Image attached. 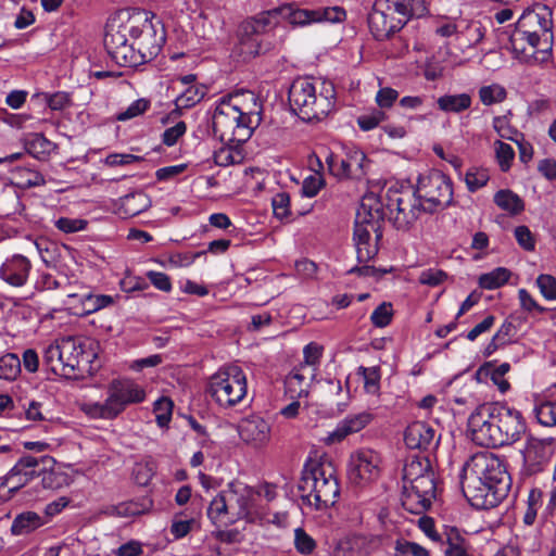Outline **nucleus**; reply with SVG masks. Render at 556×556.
I'll return each instance as SVG.
<instances>
[{
    "label": "nucleus",
    "mask_w": 556,
    "mask_h": 556,
    "mask_svg": "<svg viewBox=\"0 0 556 556\" xmlns=\"http://www.w3.org/2000/svg\"><path fill=\"white\" fill-rule=\"evenodd\" d=\"M483 370L486 371V375L490 376V379L492 382L497 386L498 390L504 393L506 392L510 384L505 379V375L509 371L510 365L508 363H502L501 365H493L492 363L485 364L484 367H482Z\"/></svg>",
    "instance_id": "44"
},
{
    "label": "nucleus",
    "mask_w": 556,
    "mask_h": 556,
    "mask_svg": "<svg viewBox=\"0 0 556 556\" xmlns=\"http://www.w3.org/2000/svg\"><path fill=\"white\" fill-rule=\"evenodd\" d=\"M536 285L540 292L546 300H556V279L546 274H542L536 278Z\"/></svg>",
    "instance_id": "64"
},
{
    "label": "nucleus",
    "mask_w": 556,
    "mask_h": 556,
    "mask_svg": "<svg viewBox=\"0 0 556 556\" xmlns=\"http://www.w3.org/2000/svg\"><path fill=\"white\" fill-rule=\"evenodd\" d=\"M294 545L298 552L304 555L311 554L316 547L314 539L302 528H298L294 531Z\"/></svg>",
    "instance_id": "63"
},
{
    "label": "nucleus",
    "mask_w": 556,
    "mask_h": 556,
    "mask_svg": "<svg viewBox=\"0 0 556 556\" xmlns=\"http://www.w3.org/2000/svg\"><path fill=\"white\" fill-rule=\"evenodd\" d=\"M48 523L47 519L35 511H24L18 514L11 526V532L14 535L29 534L38 528Z\"/></svg>",
    "instance_id": "29"
},
{
    "label": "nucleus",
    "mask_w": 556,
    "mask_h": 556,
    "mask_svg": "<svg viewBox=\"0 0 556 556\" xmlns=\"http://www.w3.org/2000/svg\"><path fill=\"white\" fill-rule=\"evenodd\" d=\"M110 56L119 66L137 67L143 64V59L134 42L125 43Z\"/></svg>",
    "instance_id": "34"
},
{
    "label": "nucleus",
    "mask_w": 556,
    "mask_h": 556,
    "mask_svg": "<svg viewBox=\"0 0 556 556\" xmlns=\"http://www.w3.org/2000/svg\"><path fill=\"white\" fill-rule=\"evenodd\" d=\"M471 440L485 447L511 445L526 433L520 410L502 403L480 405L468 418Z\"/></svg>",
    "instance_id": "2"
},
{
    "label": "nucleus",
    "mask_w": 556,
    "mask_h": 556,
    "mask_svg": "<svg viewBox=\"0 0 556 556\" xmlns=\"http://www.w3.org/2000/svg\"><path fill=\"white\" fill-rule=\"evenodd\" d=\"M104 402L85 404V413L92 418L112 420L128 405L146 400V391L131 379H113L108 386Z\"/></svg>",
    "instance_id": "8"
},
{
    "label": "nucleus",
    "mask_w": 556,
    "mask_h": 556,
    "mask_svg": "<svg viewBox=\"0 0 556 556\" xmlns=\"http://www.w3.org/2000/svg\"><path fill=\"white\" fill-rule=\"evenodd\" d=\"M435 475L431 471L410 483L403 484L402 506L412 514H424L435 498Z\"/></svg>",
    "instance_id": "14"
},
{
    "label": "nucleus",
    "mask_w": 556,
    "mask_h": 556,
    "mask_svg": "<svg viewBox=\"0 0 556 556\" xmlns=\"http://www.w3.org/2000/svg\"><path fill=\"white\" fill-rule=\"evenodd\" d=\"M393 316L392 304L388 302H382L378 305L370 316V320L375 327L383 328L387 327Z\"/></svg>",
    "instance_id": "59"
},
{
    "label": "nucleus",
    "mask_w": 556,
    "mask_h": 556,
    "mask_svg": "<svg viewBox=\"0 0 556 556\" xmlns=\"http://www.w3.org/2000/svg\"><path fill=\"white\" fill-rule=\"evenodd\" d=\"M323 351H324L323 346L319 345L318 343H316V342L308 343L307 345L304 346V350H303L304 361L301 362L298 366L311 367V368L315 369V374H316L319 363H320V358L323 356Z\"/></svg>",
    "instance_id": "56"
},
{
    "label": "nucleus",
    "mask_w": 556,
    "mask_h": 556,
    "mask_svg": "<svg viewBox=\"0 0 556 556\" xmlns=\"http://www.w3.org/2000/svg\"><path fill=\"white\" fill-rule=\"evenodd\" d=\"M506 89L498 84L483 86L479 89V98L484 105L501 103L506 99Z\"/></svg>",
    "instance_id": "48"
},
{
    "label": "nucleus",
    "mask_w": 556,
    "mask_h": 556,
    "mask_svg": "<svg viewBox=\"0 0 556 556\" xmlns=\"http://www.w3.org/2000/svg\"><path fill=\"white\" fill-rule=\"evenodd\" d=\"M490 179L485 168L471 167L465 175V182L470 192H476L486 185Z\"/></svg>",
    "instance_id": "51"
},
{
    "label": "nucleus",
    "mask_w": 556,
    "mask_h": 556,
    "mask_svg": "<svg viewBox=\"0 0 556 556\" xmlns=\"http://www.w3.org/2000/svg\"><path fill=\"white\" fill-rule=\"evenodd\" d=\"M315 377V369L305 366H295L285 378L286 394L292 400L306 397Z\"/></svg>",
    "instance_id": "23"
},
{
    "label": "nucleus",
    "mask_w": 556,
    "mask_h": 556,
    "mask_svg": "<svg viewBox=\"0 0 556 556\" xmlns=\"http://www.w3.org/2000/svg\"><path fill=\"white\" fill-rule=\"evenodd\" d=\"M298 491L303 504L317 510L334 505L340 495L336 468L330 462L309 458L302 469Z\"/></svg>",
    "instance_id": "4"
},
{
    "label": "nucleus",
    "mask_w": 556,
    "mask_h": 556,
    "mask_svg": "<svg viewBox=\"0 0 556 556\" xmlns=\"http://www.w3.org/2000/svg\"><path fill=\"white\" fill-rule=\"evenodd\" d=\"M392 556H430V552L418 543L399 538L394 542Z\"/></svg>",
    "instance_id": "46"
},
{
    "label": "nucleus",
    "mask_w": 556,
    "mask_h": 556,
    "mask_svg": "<svg viewBox=\"0 0 556 556\" xmlns=\"http://www.w3.org/2000/svg\"><path fill=\"white\" fill-rule=\"evenodd\" d=\"M380 455L371 448L354 451L348 463V479L356 488H364L380 476Z\"/></svg>",
    "instance_id": "13"
},
{
    "label": "nucleus",
    "mask_w": 556,
    "mask_h": 556,
    "mask_svg": "<svg viewBox=\"0 0 556 556\" xmlns=\"http://www.w3.org/2000/svg\"><path fill=\"white\" fill-rule=\"evenodd\" d=\"M124 206L128 213L137 215L151 206V200L144 192H136L125 198Z\"/></svg>",
    "instance_id": "55"
},
{
    "label": "nucleus",
    "mask_w": 556,
    "mask_h": 556,
    "mask_svg": "<svg viewBox=\"0 0 556 556\" xmlns=\"http://www.w3.org/2000/svg\"><path fill=\"white\" fill-rule=\"evenodd\" d=\"M225 146L214 152L213 159L217 166L226 167L233 164H240L243 161L241 146L235 142H224Z\"/></svg>",
    "instance_id": "35"
},
{
    "label": "nucleus",
    "mask_w": 556,
    "mask_h": 556,
    "mask_svg": "<svg viewBox=\"0 0 556 556\" xmlns=\"http://www.w3.org/2000/svg\"><path fill=\"white\" fill-rule=\"evenodd\" d=\"M40 465L53 466L55 460L48 455L39 457L26 455L21 457L7 476L1 479L0 488H8V492L12 496L36 477V472H39L37 468Z\"/></svg>",
    "instance_id": "15"
},
{
    "label": "nucleus",
    "mask_w": 556,
    "mask_h": 556,
    "mask_svg": "<svg viewBox=\"0 0 556 556\" xmlns=\"http://www.w3.org/2000/svg\"><path fill=\"white\" fill-rule=\"evenodd\" d=\"M26 151L37 160H47L55 149V144L48 140L42 134L31 135L25 142Z\"/></svg>",
    "instance_id": "33"
},
{
    "label": "nucleus",
    "mask_w": 556,
    "mask_h": 556,
    "mask_svg": "<svg viewBox=\"0 0 556 556\" xmlns=\"http://www.w3.org/2000/svg\"><path fill=\"white\" fill-rule=\"evenodd\" d=\"M381 542L380 535L354 534L346 540L345 544L350 551L349 556H368L380 547Z\"/></svg>",
    "instance_id": "28"
},
{
    "label": "nucleus",
    "mask_w": 556,
    "mask_h": 556,
    "mask_svg": "<svg viewBox=\"0 0 556 556\" xmlns=\"http://www.w3.org/2000/svg\"><path fill=\"white\" fill-rule=\"evenodd\" d=\"M239 434L244 442L262 445L269 440L270 426L263 417L251 415L240 421Z\"/></svg>",
    "instance_id": "24"
},
{
    "label": "nucleus",
    "mask_w": 556,
    "mask_h": 556,
    "mask_svg": "<svg viewBox=\"0 0 556 556\" xmlns=\"http://www.w3.org/2000/svg\"><path fill=\"white\" fill-rule=\"evenodd\" d=\"M516 333V326L511 321L506 319L485 346L483 353L484 356L489 357L492 354H494L500 348L510 343Z\"/></svg>",
    "instance_id": "31"
},
{
    "label": "nucleus",
    "mask_w": 556,
    "mask_h": 556,
    "mask_svg": "<svg viewBox=\"0 0 556 556\" xmlns=\"http://www.w3.org/2000/svg\"><path fill=\"white\" fill-rule=\"evenodd\" d=\"M155 20L157 18L153 13L143 12L142 14L129 18L128 24L122 25V27L126 28V35L128 34L134 40L132 42L137 46V41L143 36L146 24H153Z\"/></svg>",
    "instance_id": "39"
},
{
    "label": "nucleus",
    "mask_w": 556,
    "mask_h": 556,
    "mask_svg": "<svg viewBox=\"0 0 556 556\" xmlns=\"http://www.w3.org/2000/svg\"><path fill=\"white\" fill-rule=\"evenodd\" d=\"M383 211L375 199H364L357 211L353 240L358 263L372 260L379 249L377 242L382 239Z\"/></svg>",
    "instance_id": "7"
},
{
    "label": "nucleus",
    "mask_w": 556,
    "mask_h": 556,
    "mask_svg": "<svg viewBox=\"0 0 556 556\" xmlns=\"http://www.w3.org/2000/svg\"><path fill=\"white\" fill-rule=\"evenodd\" d=\"M357 374L364 380V389L369 394H376L380 388V369L379 367H364L357 368Z\"/></svg>",
    "instance_id": "49"
},
{
    "label": "nucleus",
    "mask_w": 556,
    "mask_h": 556,
    "mask_svg": "<svg viewBox=\"0 0 556 556\" xmlns=\"http://www.w3.org/2000/svg\"><path fill=\"white\" fill-rule=\"evenodd\" d=\"M281 13L292 25L306 26L311 23L331 22L337 23L345 18V11L340 7L323 8L317 10L293 9L286 7Z\"/></svg>",
    "instance_id": "18"
},
{
    "label": "nucleus",
    "mask_w": 556,
    "mask_h": 556,
    "mask_svg": "<svg viewBox=\"0 0 556 556\" xmlns=\"http://www.w3.org/2000/svg\"><path fill=\"white\" fill-rule=\"evenodd\" d=\"M431 471L433 470L428 458L416 455L409 456L406 458L403 468V484L410 483Z\"/></svg>",
    "instance_id": "30"
},
{
    "label": "nucleus",
    "mask_w": 556,
    "mask_h": 556,
    "mask_svg": "<svg viewBox=\"0 0 556 556\" xmlns=\"http://www.w3.org/2000/svg\"><path fill=\"white\" fill-rule=\"evenodd\" d=\"M323 90L317 93L315 83L308 77L294 79L289 88L290 110L302 121L311 122L327 116L334 106V88L330 83H323Z\"/></svg>",
    "instance_id": "5"
},
{
    "label": "nucleus",
    "mask_w": 556,
    "mask_h": 556,
    "mask_svg": "<svg viewBox=\"0 0 556 556\" xmlns=\"http://www.w3.org/2000/svg\"><path fill=\"white\" fill-rule=\"evenodd\" d=\"M438 108L447 113H460L471 105V97L468 93L444 94L437 100Z\"/></svg>",
    "instance_id": "36"
},
{
    "label": "nucleus",
    "mask_w": 556,
    "mask_h": 556,
    "mask_svg": "<svg viewBox=\"0 0 556 556\" xmlns=\"http://www.w3.org/2000/svg\"><path fill=\"white\" fill-rule=\"evenodd\" d=\"M387 198V208L391 214L390 220L393 226L400 231L412 229L424 212L421 202L408 190L401 192L388 190Z\"/></svg>",
    "instance_id": "12"
},
{
    "label": "nucleus",
    "mask_w": 556,
    "mask_h": 556,
    "mask_svg": "<svg viewBox=\"0 0 556 556\" xmlns=\"http://www.w3.org/2000/svg\"><path fill=\"white\" fill-rule=\"evenodd\" d=\"M21 359L14 353H8L0 357V378L14 380L21 374Z\"/></svg>",
    "instance_id": "45"
},
{
    "label": "nucleus",
    "mask_w": 556,
    "mask_h": 556,
    "mask_svg": "<svg viewBox=\"0 0 556 556\" xmlns=\"http://www.w3.org/2000/svg\"><path fill=\"white\" fill-rule=\"evenodd\" d=\"M459 478L465 497L478 509L497 506L511 488L505 458L488 451L473 454L464 464Z\"/></svg>",
    "instance_id": "1"
},
{
    "label": "nucleus",
    "mask_w": 556,
    "mask_h": 556,
    "mask_svg": "<svg viewBox=\"0 0 556 556\" xmlns=\"http://www.w3.org/2000/svg\"><path fill=\"white\" fill-rule=\"evenodd\" d=\"M493 127L498 136L503 139L517 141L519 137L522 138V134H520L516 128L510 126L506 116H495L493 118Z\"/></svg>",
    "instance_id": "57"
},
{
    "label": "nucleus",
    "mask_w": 556,
    "mask_h": 556,
    "mask_svg": "<svg viewBox=\"0 0 556 556\" xmlns=\"http://www.w3.org/2000/svg\"><path fill=\"white\" fill-rule=\"evenodd\" d=\"M510 277V271L504 267H497L494 270L483 274L479 278V286L486 290L497 289L504 286Z\"/></svg>",
    "instance_id": "41"
},
{
    "label": "nucleus",
    "mask_w": 556,
    "mask_h": 556,
    "mask_svg": "<svg viewBox=\"0 0 556 556\" xmlns=\"http://www.w3.org/2000/svg\"><path fill=\"white\" fill-rule=\"evenodd\" d=\"M404 442L410 450H427L435 441V430L424 421L410 424L404 432Z\"/></svg>",
    "instance_id": "25"
},
{
    "label": "nucleus",
    "mask_w": 556,
    "mask_h": 556,
    "mask_svg": "<svg viewBox=\"0 0 556 556\" xmlns=\"http://www.w3.org/2000/svg\"><path fill=\"white\" fill-rule=\"evenodd\" d=\"M243 94H229L220 99L212 117L214 136L222 142H235L242 146L252 136L260 124V112L244 111L241 106Z\"/></svg>",
    "instance_id": "3"
},
{
    "label": "nucleus",
    "mask_w": 556,
    "mask_h": 556,
    "mask_svg": "<svg viewBox=\"0 0 556 556\" xmlns=\"http://www.w3.org/2000/svg\"><path fill=\"white\" fill-rule=\"evenodd\" d=\"M14 173L23 179L20 184L27 188L42 186L46 182L39 172L27 167H17Z\"/></svg>",
    "instance_id": "62"
},
{
    "label": "nucleus",
    "mask_w": 556,
    "mask_h": 556,
    "mask_svg": "<svg viewBox=\"0 0 556 556\" xmlns=\"http://www.w3.org/2000/svg\"><path fill=\"white\" fill-rule=\"evenodd\" d=\"M166 42V30L161 20H155L153 24H146L143 36L137 41V48L143 59V64L154 60L164 43Z\"/></svg>",
    "instance_id": "20"
},
{
    "label": "nucleus",
    "mask_w": 556,
    "mask_h": 556,
    "mask_svg": "<svg viewBox=\"0 0 556 556\" xmlns=\"http://www.w3.org/2000/svg\"><path fill=\"white\" fill-rule=\"evenodd\" d=\"M152 506V501L144 498L142 503L128 502L116 506L114 509L119 516H137L149 510Z\"/></svg>",
    "instance_id": "61"
},
{
    "label": "nucleus",
    "mask_w": 556,
    "mask_h": 556,
    "mask_svg": "<svg viewBox=\"0 0 556 556\" xmlns=\"http://www.w3.org/2000/svg\"><path fill=\"white\" fill-rule=\"evenodd\" d=\"M381 4L387 5V10L396 16L403 27L409 20L419 18L427 13L425 0H381Z\"/></svg>",
    "instance_id": "26"
},
{
    "label": "nucleus",
    "mask_w": 556,
    "mask_h": 556,
    "mask_svg": "<svg viewBox=\"0 0 556 556\" xmlns=\"http://www.w3.org/2000/svg\"><path fill=\"white\" fill-rule=\"evenodd\" d=\"M62 354L60 340H56L55 343L50 344L43 351L42 363L46 365L52 372L61 376V366H62Z\"/></svg>",
    "instance_id": "50"
},
{
    "label": "nucleus",
    "mask_w": 556,
    "mask_h": 556,
    "mask_svg": "<svg viewBox=\"0 0 556 556\" xmlns=\"http://www.w3.org/2000/svg\"><path fill=\"white\" fill-rule=\"evenodd\" d=\"M257 492L248 484L235 480L227 484L210 503L207 517L213 523L235 522L248 518L254 507Z\"/></svg>",
    "instance_id": "6"
},
{
    "label": "nucleus",
    "mask_w": 556,
    "mask_h": 556,
    "mask_svg": "<svg viewBox=\"0 0 556 556\" xmlns=\"http://www.w3.org/2000/svg\"><path fill=\"white\" fill-rule=\"evenodd\" d=\"M516 27L530 37L539 51L543 54L542 61L546 60L552 51L553 43V20L552 12L547 7L525 11L519 17Z\"/></svg>",
    "instance_id": "11"
},
{
    "label": "nucleus",
    "mask_w": 556,
    "mask_h": 556,
    "mask_svg": "<svg viewBox=\"0 0 556 556\" xmlns=\"http://www.w3.org/2000/svg\"><path fill=\"white\" fill-rule=\"evenodd\" d=\"M206 94V87L203 85H190L175 100L176 106L189 109L199 103Z\"/></svg>",
    "instance_id": "40"
},
{
    "label": "nucleus",
    "mask_w": 556,
    "mask_h": 556,
    "mask_svg": "<svg viewBox=\"0 0 556 556\" xmlns=\"http://www.w3.org/2000/svg\"><path fill=\"white\" fill-rule=\"evenodd\" d=\"M494 146L500 168L503 172H507L515 157V151L511 146L500 140L495 141Z\"/></svg>",
    "instance_id": "58"
},
{
    "label": "nucleus",
    "mask_w": 556,
    "mask_h": 556,
    "mask_svg": "<svg viewBox=\"0 0 556 556\" xmlns=\"http://www.w3.org/2000/svg\"><path fill=\"white\" fill-rule=\"evenodd\" d=\"M533 413L541 425L546 427L556 425V402L543 401L536 403Z\"/></svg>",
    "instance_id": "47"
},
{
    "label": "nucleus",
    "mask_w": 556,
    "mask_h": 556,
    "mask_svg": "<svg viewBox=\"0 0 556 556\" xmlns=\"http://www.w3.org/2000/svg\"><path fill=\"white\" fill-rule=\"evenodd\" d=\"M413 194L421 202L424 212L434 213L452 203V181L441 170L432 169L419 176Z\"/></svg>",
    "instance_id": "10"
},
{
    "label": "nucleus",
    "mask_w": 556,
    "mask_h": 556,
    "mask_svg": "<svg viewBox=\"0 0 556 556\" xmlns=\"http://www.w3.org/2000/svg\"><path fill=\"white\" fill-rule=\"evenodd\" d=\"M53 466L40 465L37 468L36 477L41 476V484L45 489H60L66 481V476L62 472L53 470Z\"/></svg>",
    "instance_id": "43"
},
{
    "label": "nucleus",
    "mask_w": 556,
    "mask_h": 556,
    "mask_svg": "<svg viewBox=\"0 0 556 556\" xmlns=\"http://www.w3.org/2000/svg\"><path fill=\"white\" fill-rule=\"evenodd\" d=\"M206 391L220 407H233L247 396V376L237 365L222 367L210 378Z\"/></svg>",
    "instance_id": "9"
},
{
    "label": "nucleus",
    "mask_w": 556,
    "mask_h": 556,
    "mask_svg": "<svg viewBox=\"0 0 556 556\" xmlns=\"http://www.w3.org/2000/svg\"><path fill=\"white\" fill-rule=\"evenodd\" d=\"M494 203L513 215H517L525 210L522 199L508 189L497 191L494 195Z\"/></svg>",
    "instance_id": "37"
},
{
    "label": "nucleus",
    "mask_w": 556,
    "mask_h": 556,
    "mask_svg": "<svg viewBox=\"0 0 556 556\" xmlns=\"http://www.w3.org/2000/svg\"><path fill=\"white\" fill-rule=\"evenodd\" d=\"M371 420L372 415L368 412L348 415L337 424L336 428L331 432L328 433L325 442L327 444L342 442L349 435L363 430L371 422Z\"/></svg>",
    "instance_id": "21"
},
{
    "label": "nucleus",
    "mask_w": 556,
    "mask_h": 556,
    "mask_svg": "<svg viewBox=\"0 0 556 556\" xmlns=\"http://www.w3.org/2000/svg\"><path fill=\"white\" fill-rule=\"evenodd\" d=\"M444 535L446 543L445 556H473L468 552L466 539L456 528H447Z\"/></svg>",
    "instance_id": "32"
},
{
    "label": "nucleus",
    "mask_w": 556,
    "mask_h": 556,
    "mask_svg": "<svg viewBox=\"0 0 556 556\" xmlns=\"http://www.w3.org/2000/svg\"><path fill=\"white\" fill-rule=\"evenodd\" d=\"M263 51L262 36L256 33H248L241 25L239 34V42L233 49V53L242 62H248Z\"/></svg>",
    "instance_id": "27"
},
{
    "label": "nucleus",
    "mask_w": 556,
    "mask_h": 556,
    "mask_svg": "<svg viewBox=\"0 0 556 556\" xmlns=\"http://www.w3.org/2000/svg\"><path fill=\"white\" fill-rule=\"evenodd\" d=\"M345 155L350 165L351 179H362L365 175V164L367 162L365 153L359 150H353Z\"/></svg>",
    "instance_id": "54"
},
{
    "label": "nucleus",
    "mask_w": 556,
    "mask_h": 556,
    "mask_svg": "<svg viewBox=\"0 0 556 556\" xmlns=\"http://www.w3.org/2000/svg\"><path fill=\"white\" fill-rule=\"evenodd\" d=\"M31 269L30 261L22 255L14 254L7 258L0 267V277L10 286L23 287Z\"/></svg>",
    "instance_id": "22"
},
{
    "label": "nucleus",
    "mask_w": 556,
    "mask_h": 556,
    "mask_svg": "<svg viewBox=\"0 0 556 556\" xmlns=\"http://www.w3.org/2000/svg\"><path fill=\"white\" fill-rule=\"evenodd\" d=\"M326 163L328 165L330 173L333 176L340 179H351L350 165L346 155L340 157L339 155L330 153L326 157Z\"/></svg>",
    "instance_id": "53"
},
{
    "label": "nucleus",
    "mask_w": 556,
    "mask_h": 556,
    "mask_svg": "<svg viewBox=\"0 0 556 556\" xmlns=\"http://www.w3.org/2000/svg\"><path fill=\"white\" fill-rule=\"evenodd\" d=\"M523 469L528 475H535L545 469L553 455V439H539L529 435L521 451Z\"/></svg>",
    "instance_id": "17"
},
{
    "label": "nucleus",
    "mask_w": 556,
    "mask_h": 556,
    "mask_svg": "<svg viewBox=\"0 0 556 556\" xmlns=\"http://www.w3.org/2000/svg\"><path fill=\"white\" fill-rule=\"evenodd\" d=\"M173 401L168 397H161L154 403L153 412L159 427H167L173 413Z\"/></svg>",
    "instance_id": "52"
},
{
    "label": "nucleus",
    "mask_w": 556,
    "mask_h": 556,
    "mask_svg": "<svg viewBox=\"0 0 556 556\" xmlns=\"http://www.w3.org/2000/svg\"><path fill=\"white\" fill-rule=\"evenodd\" d=\"M510 45L517 54H522L525 58H535L539 51V45H535L533 40L526 34H521V30L517 27L510 36Z\"/></svg>",
    "instance_id": "38"
},
{
    "label": "nucleus",
    "mask_w": 556,
    "mask_h": 556,
    "mask_svg": "<svg viewBox=\"0 0 556 556\" xmlns=\"http://www.w3.org/2000/svg\"><path fill=\"white\" fill-rule=\"evenodd\" d=\"M368 27L375 39L386 40L400 31L403 26L381 0H377L368 15Z\"/></svg>",
    "instance_id": "19"
},
{
    "label": "nucleus",
    "mask_w": 556,
    "mask_h": 556,
    "mask_svg": "<svg viewBox=\"0 0 556 556\" xmlns=\"http://www.w3.org/2000/svg\"><path fill=\"white\" fill-rule=\"evenodd\" d=\"M103 41L108 54L112 55L114 51L128 42L126 28L122 26L115 28L113 25L108 26Z\"/></svg>",
    "instance_id": "42"
},
{
    "label": "nucleus",
    "mask_w": 556,
    "mask_h": 556,
    "mask_svg": "<svg viewBox=\"0 0 556 556\" xmlns=\"http://www.w3.org/2000/svg\"><path fill=\"white\" fill-rule=\"evenodd\" d=\"M62 366L61 376L77 378L86 370L89 363V354L85 351V344L80 339L66 337L60 339Z\"/></svg>",
    "instance_id": "16"
},
{
    "label": "nucleus",
    "mask_w": 556,
    "mask_h": 556,
    "mask_svg": "<svg viewBox=\"0 0 556 556\" xmlns=\"http://www.w3.org/2000/svg\"><path fill=\"white\" fill-rule=\"evenodd\" d=\"M150 108V101L147 99H138L134 101L125 111L119 112L116 115V121L126 122L128 119L135 118L144 112H147Z\"/></svg>",
    "instance_id": "60"
}]
</instances>
